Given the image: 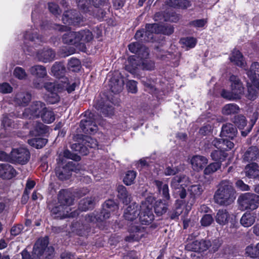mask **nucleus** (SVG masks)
<instances>
[{"mask_svg": "<svg viewBox=\"0 0 259 259\" xmlns=\"http://www.w3.org/2000/svg\"><path fill=\"white\" fill-rule=\"evenodd\" d=\"M41 27L45 29L52 28L61 32H65L62 36L63 43L75 45L80 51L83 52L87 50L85 42H89L93 39L92 33L89 30L72 31L67 26L57 24H50L48 23H43Z\"/></svg>", "mask_w": 259, "mask_h": 259, "instance_id": "f257e3e1", "label": "nucleus"}, {"mask_svg": "<svg viewBox=\"0 0 259 259\" xmlns=\"http://www.w3.org/2000/svg\"><path fill=\"white\" fill-rule=\"evenodd\" d=\"M236 191L230 181H222L214 195L215 202L220 205L228 206L236 198Z\"/></svg>", "mask_w": 259, "mask_h": 259, "instance_id": "f03ea898", "label": "nucleus"}, {"mask_svg": "<svg viewBox=\"0 0 259 259\" xmlns=\"http://www.w3.org/2000/svg\"><path fill=\"white\" fill-rule=\"evenodd\" d=\"M174 32V29L171 26H163L158 24H147L146 30H138L135 35V38L141 42H147L153 38V33H162L164 34L170 35Z\"/></svg>", "mask_w": 259, "mask_h": 259, "instance_id": "7ed1b4c3", "label": "nucleus"}, {"mask_svg": "<svg viewBox=\"0 0 259 259\" xmlns=\"http://www.w3.org/2000/svg\"><path fill=\"white\" fill-rule=\"evenodd\" d=\"M58 205L52 208V211L55 214L59 213L64 217H72L70 206L73 203V199L71 194L66 191L61 190L58 194Z\"/></svg>", "mask_w": 259, "mask_h": 259, "instance_id": "20e7f679", "label": "nucleus"}, {"mask_svg": "<svg viewBox=\"0 0 259 259\" xmlns=\"http://www.w3.org/2000/svg\"><path fill=\"white\" fill-rule=\"evenodd\" d=\"M211 143L218 150L213 151L210 156L212 160L221 163L228 156V154L225 151L231 149L234 145L230 140L223 139L214 138Z\"/></svg>", "mask_w": 259, "mask_h": 259, "instance_id": "39448f33", "label": "nucleus"}, {"mask_svg": "<svg viewBox=\"0 0 259 259\" xmlns=\"http://www.w3.org/2000/svg\"><path fill=\"white\" fill-rule=\"evenodd\" d=\"M118 208V205L111 199L104 203L102 210L100 212H94L85 217V220L88 222L95 223L102 222L109 218L110 213Z\"/></svg>", "mask_w": 259, "mask_h": 259, "instance_id": "423d86ee", "label": "nucleus"}, {"mask_svg": "<svg viewBox=\"0 0 259 259\" xmlns=\"http://www.w3.org/2000/svg\"><path fill=\"white\" fill-rule=\"evenodd\" d=\"M64 80H59L57 82H46L45 88L50 92H62L66 91L71 93L75 89L76 84L75 82L70 83L68 78H63Z\"/></svg>", "mask_w": 259, "mask_h": 259, "instance_id": "0eeeda50", "label": "nucleus"}, {"mask_svg": "<svg viewBox=\"0 0 259 259\" xmlns=\"http://www.w3.org/2000/svg\"><path fill=\"white\" fill-rule=\"evenodd\" d=\"M238 202L242 210H254L259 205V196L251 193L241 194L238 199Z\"/></svg>", "mask_w": 259, "mask_h": 259, "instance_id": "6e6552de", "label": "nucleus"}, {"mask_svg": "<svg viewBox=\"0 0 259 259\" xmlns=\"http://www.w3.org/2000/svg\"><path fill=\"white\" fill-rule=\"evenodd\" d=\"M46 104L40 101L32 102L29 106L24 109L22 113V117L25 118H38L44 110H46Z\"/></svg>", "mask_w": 259, "mask_h": 259, "instance_id": "1a4fd4ad", "label": "nucleus"}, {"mask_svg": "<svg viewBox=\"0 0 259 259\" xmlns=\"http://www.w3.org/2000/svg\"><path fill=\"white\" fill-rule=\"evenodd\" d=\"M84 116L85 118L80 121V128L85 134H94L98 130L97 121L95 115L91 112L86 111L84 113Z\"/></svg>", "mask_w": 259, "mask_h": 259, "instance_id": "9d476101", "label": "nucleus"}, {"mask_svg": "<svg viewBox=\"0 0 259 259\" xmlns=\"http://www.w3.org/2000/svg\"><path fill=\"white\" fill-rule=\"evenodd\" d=\"M30 157L29 151L25 148L13 149L11 152V158L14 162L22 165L26 164Z\"/></svg>", "mask_w": 259, "mask_h": 259, "instance_id": "9b49d317", "label": "nucleus"}, {"mask_svg": "<svg viewBox=\"0 0 259 259\" xmlns=\"http://www.w3.org/2000/svg\"><path fill=\"white\" fill-rule=\"evenodd\" d=\"M76 169L74 162L69 161L65 166L57 168L56 169V174L60 180H65L68 179L71 175V172L76 171Z\"/></svg>", "mask_w": 259, "mask_h": 259, "instance_id": "f8f14e48", "label": "nucleus"}, {"mask_svg": "<svg viewBox=\"0 0 259 259\" xmlns=\"http://www.w3.org/2000/svg\"><path fill=\"white\" fill-rule=\"evenodd\" d=\"M62 21L65 24L77 25L83 21V18L75 10H70L64 12Z\"/></svg>", "mask_w": 259, "mask_h": 259, "instance_id": "ddd939ff", "label": "nucleus"}, {"mask_svg": "<svg viewBox=\"0 0 259 259\" xmlns=\"http://www.w3.org/2000/svg\"><path fill=\"white\" fill-rule=\"evenodd\" d=\"M139 216V220L143 225L150 224L154 220V217L151 206H148L146 204H141Z\"/></svg>", "mask_w": 259, "mask_h": 259, "instance_id": "4468645a", "label": "nucleus"}, {"mask_svg": "<svg viewBox=\"0 0 259 259\" xmlns=\"http://www.w3.org/2000/svg\"><path fill=\"white\" fill-rule=\"evenodd\" d=\"M211 245L209 240H195L185 245V249L188 251L201 252L208 249Z\"/></svg>", "mask_w": 259, "mask_h": 259, "instance_id": "2eb2a0df", "label": "nucleus"}, {"mask_svg": "<svg viewBox=\"0 0 259 259\" xmlns=\"http://www.w3.org/2000/svg\"><path fill=\"white\" fill-rule=\"evenodd\" d=\"M49 240L47 237L38 239L33 249V255L35 259H38L43 254L48 246Z\"/></svg>", "mask_w": 259, "mask_h": 259, "instance_id": "dca6fc26", "label": "nucleus"}, {"mask_svg": "<svg viewBox=\"0 0 259 259\" xmlns=\"http://www.w3.org/2000/svg\"><path fill=\"white\" fill-rule=\"evenodd\" d=\"M109 87L112 92L117 94L120 92L123 87L124 81L120 77L118 72H115L112 77L110 79Z\"/></svg>", "mask_w": 259, "mask_h": 259, "instance_id": "f3484780", "label": "nucleus"}, {"mask_svg": "<svg viewBox=\"0 0 259 259\" xmlns=\"http://www.w3.org/2000/svg\"><path fill=\"white\" fill-rule=\"evenodd\" d=\"M128 47L131 53L138 54L141 59L147 58L149 56L148 49L139 42H132Z\"/></svg>", "mask_w": 259, "mask_h": 259, "instance_id": "a211bd4d", "label": "nucleus"}, {"mask_svg": "<svg viewBox=\"0 0 259 259\" xmlns=\"http://www.w3.org/2000/svg\"><path fill=\"white\" fill-rule=\"evenodd\" d=\"M246 70V73L250 81L257 88L259 89V63H253L248 70Z\"/></svg>", "mask_w": 259, "mask_h": 259, "instance_id": "6ab92c4d", "label": "nucleus"}, {"mask_svg": "<svg viewBox=\"0 0 259 259\" xmlns=\"http://www.w3.org/2000/svg\"><path fill=\"white\" fill-rule=\"evenodd\" d=\"M230 81L231 82L232 91L238 99H240L244 92V87L242 82L239 78L234 75H232L230 76Z\"/></svg>", "mask_w": 259, "mask_h": 259, "instance_id": "aec40b11", "label": "nucleus"}, {"mask_svg": "<svg viewBox=\"0 0 259 259\" xmlns=\"http://www.w3.org/2000/svg\"><path fill=\"white\" fill-rule=\"evenodd\" d=\"M55 52L50 48H44L37 52L36 57L39 61L48 63L53 61L55 57Z\"/></svg>", "mask_w": 259, "mask_h": 259, "instance_id": "412c9836", "label": "nucleus"}, {"mask_svg": "<svg viewBox=\"0 0 259 259\" xmlns=\"http://www.w3.org/2000/svg\"><path fill=\"white\" fill-rule=\"evenodd\" d=\"M140 206L136 203L130 204L125 210L124 217L127 220L133 221L140 215Z\"/></svg>", "mask_w": 259, "mask_h": 259, "instance_id": "4be33fe9", "label": "nucleus"}, {"mask_svg": "<svg viewBox=\"0 0 259 259\" xmlns=\"http://www.w3.org/2000/svg\"><path fill=\"white\" fill-rule=\"evenodd\" d=\"M17 175L16 170L8 163L0 164V177L4 179H11Z\"/></svg>", "mask_w": 259, "mask_h": 259, "instance_id": "5701e85b", "label": "nucleus"}, {"mask_svg": "<svg viewBox=\"0 0 259 259\" xmlns=\"http://www.w3.org/2000/svg\"><path fill=\"white\" fill-rule=\"evenodd\" d=\"M31 95L27 92H20L17 93L14 97L15 104L19 106L25 107L30 102Z\"/></svg>", "mask_w": 259, "mask_h": 259, "instance_id": "b1692460", "label": "nucleus"}, {"mask_svg": "<svg viewBox=\"0 0 259 259\" xmlns=\"http://www.w3.org/2000/svg\"><path fill=\"white\" fill-rule=\"evenodd\" d=\"M28 128L30 129V133L33 135H39L45 134L47 130V126L37 120L27 123Z\"/></svg>", "mask_w": 259, "mask_h": 259, "instance_id": "393cba45", "label": "nucleus"}, {"mask_svg": "<svg viewBox=\"0 0 259 259\" xmlns=\"http://www.w3.org/2000/svg\"><path fill=\"white\" fill-rule=\"evenodd\" d=\"M237 134V128L231 123L224 124L222 127L221 136L233 139Z\"/></svg>", "mask_w": 259, "mask_h": 259, "instance_id": "a878e982", "label": "nucleus"}, {"mask_svg": "<svg viewBox=\"0 0 259 259\" xmlns=\"http://www.w3.org/2000/svg\"><path fill=\"white\" fill-rule=\"evenodd\" d=\"M207 162L208 160L205 157L198 155L193 156L191 160L193 169L198 171L202 169Z\"/></svg>", "mask_w": 259, "mask_h": 259, "instance_id": "bb28decb", "label": "nucleus"}, {"mask_svg": "<svg viewBox=\"0 0 259 259\" xmlns=\"http://www.w3.org/2000/svg\"><path fill=\"white\" fill-rule=\"evenodd\" d=\"M52 74L57 78L61 79V80H64L63 78L66 72V68L63 63L59 62H55L51 68Z\"/></svg>", "mask_w": 259, "mask_h": 259, "instance_id": "cd10ccee", "label": "nucleus"}, {"mask_svg": "<svg viewBox=\"0 0 259 259\" xmlns=\"http://www.w3.org/2000/svg\"><path fill=\"white\" fill-rule=\"evenodd\" d=\"M244 171L246 176L248 178L259 180V169L257 163H251L247 164Z\"/></svg>", "mask_w": 259, "mask_h": 259, "instance_id": "c85d7f7f", "label": "nucleus"}, {"mask_svg": "<svg viewBox=\"0 0 259 259\" xmlns=\"http://www.w3.org/2000/svg\"><path fill=\"white\" fill-rule=\"evenodd\" d=\"M230 59L235 65L246 70V63L244 61L242 54L239 51L236 49L233 50Z\"/></svg>", "mask_w": 259, "mask_h": 259, "instance_id": "c756f323", "label": "nucleus"}, {"mask_svg": "<svg viewBox=\"0 0 259 259\" xmlns=\"http://www.w3.org/2000/svg\"><path fill=\"white\" fill-rule=\"evenodd\" d=\"M136 58L135 56L130 57L125 66V70L132 74L136 73L138 66L141 67V62Z\"/></svg>", "mask_w": 259, "mask_h": 259, "instance_id": "7c9ffc66", "label": "nucleus"}, {"mask_svg": "<svg viewBox=\"0 0 259 259\" xmlns=\"http://www.w3.org/2000/svg\"><path fill=\"white\" fill-rule=\"evenodd\" d=\"M259 155V150L256 146L249 147L243 155V160L249 162L255 160Z\"/></svg>", "mask_w": 259, "mask_h": 259, "instance_id": "2f4dec72", "label": "nucleus"}, {"mask_svg": "<svg viewBox=\"0 0 259 259\" xmlns=\"http://www.w3.org/2000/svg\"><path fill=\"white\" fill-rule=\"evenodd\" d=\"M30 73L38 78H42L47 75L46 67L42 65H36L29 69Z\"/></svg>", "mask_w": 259, "mask_h": 259, "instance_id": "473e14b6", "label": "nucleus"}, {"mask_svg": "<svg viewBox=\"0 0 259 259\" xmlns=\"http://www.w3.org/2000/svg\"><path fill=\"white\" fill-rule=\"evenodd\" d=\"M188 182V178L185 175H177L174 177L171 182V187L174 189H179L180 187H182L187 185Z\"/></svg>", "mask_w": 259, "mask_h": 259, "instance_id": "72a5a7b5", "label": "nucleus"}, {"mask_svg": "<svg viewBox=\"0 0 259 259\" xmlns=\"http://www.w3.org/2000/svg\"><path fill=\"white\" fill-rule=\"evenodd\" d=\"M230 214L226 209H220L215 215L217 223L221 225H225L228 223Z\"/></svg>", "mask_w": 259, "mask_h": 259, "instance_id": "f704fd0d", "label": "nucleus"}, {"mask_svg": "<svg viewBox=\"0 0 259 259\" xmlns=\"http://www.w3.org/2000/svg\"><path fill=\"white\" fill-rule=\"evenodd\" d=\"M117 196L123 203L127 204L131 201V195L127 192L126 188L123 185H119L117 188Z\"/></svg>", "mask_w": 259, "mask_h": 259, "instance_id": "c9c22d12", "label": "nucleus"}, {"mask_svg": "<svg viewBox=\"0 0 259 259\" xmlns=\"http://www.w3.org/2000/svg\"><path fill=\"white\" fill-rule=\"evenodd\" d=\"M154 184L157 188L159 193H162L163 197L166 200H169L170 199V195L168 185L164 184L162 181L159 180H155Z\"/></svg>", "mask_w": 259, "mask_h": 259, "instance_id": "e433bc0d", "label": "nucleus"}, {"mask_svg": "<svg viewBox=\"0 0 259 259\" xmlns=\"http://www.w3.org/2000/svg\"><path fill=\"white\" fill-rule=\"evenodd\" d=\"M255 220V217L252 213L245 212L240 219V223L244 227H249L254 224Z\"/></svg>", "mask_w": 259, "mask_h": 259, "instance_id": "4c0bfd02", "label": "nucleus"}, {"mask_svg": "<svg viewBox=\"0 0 259 259\" xmlns=\"http://www.w3.org/2000/svg\"><path fill=\"white\" fill-rule=\"evenodd\" d=\"M95 204L94 198H85L80 200L79 203V209L82 211H86L94 207Z\"/></svg>", "mask_w": 259, "mask_h": 259, "instance_id": "58836bf2", "label": "nucleus"}, {"mask_svg": "<svg viewBox=\"0 0 259 259\" xmlns=\"http://www.w3.org/2000/svg\"><path fill=\"white\" fill-rule=\"evenodd\" d=\"M167 4L171 7L187 8L190 6V3L187 0H167Z\"/></svg>", "mask_w": 259, "mask_h": 259, "instance_id": "ea45409f", "label": "nucleus"}, {"mask_svg": "<svg viewBox=\"0 0 259 259\" xmlns=\"http://www.w3.org/2000/svg\"><path fill=\"white\" fill-rule=\"evenodd\" d=\"M40 117L45 123L48 124L53 122L55 119V116L54 112L49 110L47 107L46 108V110H44V112L43 111Z\"/></svg>", "mask_w": 259, "mask_h": 259, "instance_id": "a19ab883", "label": "nucleus"}, {"mask_svg": "<svg viewBox=\"0 0 259 259\" xmlns=\"http://www.w3.org/2000/svg\"><path fill=\"white\" fill-rule=\"evenodd\" d=\"M48 140L45 138H34L28 140V143L31 146L40 149L43 147L47 143Z\"/></svg>", "mask_w": 259, "mask_h": 259, "instance_id": "79ce46f5", "label": "nucleus"}, {"mask_svg": "<svg viewBox=\"0 0 259 259\" xmlns=\"http://www.w3.org/2000/svg\"><path fill=\"white\" fill-rule=\"evenodd\" d=\"M239 110V107L235 104H228L224 106L222 109V113L226 115H229L237 113Z\"/></svg>", "mask_w": 259, "mask_h": 259, "instance_id": "37998d69", "label": "nucleus"}, {"mask_svg": "<svg viewBox=\"0 0 259 259\" xmlns=\"http://www.w3.org/2000/svg\"><path fill=\"white\" fill-rule=\"evenodd\" d=\"M196 42V39L193 37H187L180 39V43L183 45V47L187 49L194 48Z\"/></svg>", "mask_w": 259, "mask_h": 259, "instance_id": "c03bdc74", "label": "nucleus"}, {"mask_svg": "<svg viewBox=\"0 0 259 259\" xmlns=\"http://www.w3.org/2000/svg\"><path fill=\"white\" fill-rule=\"evenodd\" d=\"M247 88H248V93L246 95V97L251 100H254L256 99L257 96V92L255 89L259 90V89L257 88L251 81L250 82H247Z\"/></svg>", "mask_w": 259, "mask_h": 259, "instance_id": "a18cd8bd", "label": "nucleus"}, {"mask_svg": "<svg viewBox=\"0 0 259 259\" xmlns=\"http://www.w3.org/2000/svg\"><path fill=\"white\" fill-rule=\"evenodd\" d=\"M167 209V205L161 200L155 202L154 205L155 212L157 215H161L165 213Z\"/></svg>", "mask_w": 259, "mask_h": 259, "instance_id": "49530a36", "label": "nucleus"}, {"mask_svg": "<svg viewBox=\"0 0 259 259\" xmlns=\"http://www.w3.org/2000/svg\"><path fill=\"white\" fill-rule=\"evenodd\" d=\"M25 39H29L31 42L36 41L37 42L43 41L41 37L37 35L36 31L34 30L32 31H27L24 35Z\"/></svg>", "mask_w": 259, "mask_h": 259, "instance_id": "de8ad7c7", "label": "nucleus"}, {"mask_svg": "<svg viewBox=\"0 0 259 259\" xmlns=\"http://www.w3.org/2000/svg\"><path fill=\"white\" fill-rule=\"evenodd\" d=\"M72 148L83 155H86L89 153V148L83 143V140L81 143H75L72 145Z\"/></svg>", "mask_w": 259, "mask_h": 259, "instance_id": "09e8293b", "label": "nucleus"}, {"mask_svg": "<svg viewBox=\"0 0 259 259\" xmlns=\"http://www.w3.org/2000/svg\"><path fill=\"white\" fill-rule=\"evenodd\" d=\"M188 191L192 197H195L201 195L203 189L200 184H195L189 187Z\"/></svg>", "mask_w": 259, "mask_h": 259, "instance_id": "8fccbe9b", "label": "nucleus"}, {"mask_svg": "<svg viewBox=\"0 0 259 259\" xmlns=\"http://www.w3.org/2000/svg\"><path fill=\"white\" fill-rule=\"evenodd\" d=\"M221 166V163L220 162H212L205 167L203 171L204 174V175H209L220 168Z\"/></svg>", "mask_w": 259, "mask_h": 259, "instance_id": "3c124183", "label": "nucleus"}, {"mask_svg": "<svg viewBox=\"0 0 259 259\" xmlns=\"http://www.w3.org/2000/svg\"><path fill=\"white\" fill-rule=\"evenodd\" d=\"M2 124L3 126L4 130H6L7 127H11V128H15V124L14 122L11 120V119H9L7 115H4L3 117V119L2 122ZM3 129H1V132L0 133V137L2 138L5 137L3 134Z\"/></svg>", "mask_w": 259, "mask_h": 259, "instance_id": "603ef678", "label": "nucleus"}, {"mask_svg": "<svg viewBox=\"0 0 259 259\" xmlns=\"http://www.w3.org/2000/svg\"><path fill=\"white\" fill-rule=\"evenodd\" d=\"M136 177V172L134 170L128 171L123 179V182L126 185H131L134 183Z\"/></svg>", "mask_w": 259, "mask_h": 259, "instance_id": "864d4df0", "label": "nucleus"}, {"mask_svg": "<svg viewBox=\"0 0 259 259\" xmlns=\"http://www.w3.org/2000/svg\"><path fill=\"white\" fill-rule=\"evenodd\" d=\"M233 121L239 129L243 128L247 123L245 116L241 115L235 116Z\"/></svg>", "mask_w": 259, "mask_h": 259, "instance_id": "5fc2aeb1", "label": "nucleus"}, {"mask_svg": "<svg viewBox=\"0 0 259 259\" xmlns=\"http://www.w3.org/2000/svg\"><path fill=\"white\" fill-rule=\"evenodd\" d=\"M14 76L20 80L25 79L27 77V73L24 69L20 67H16L13 71Z\"/></svg>", "mask_w": 259, "mask_h": 259, "instance_id": "6e6d98bb", "label": "nucleus"}, {"mask_svg": "<svg viewBox=\"0 0 259 259\" xmlns=\"http://www.w3.org/2000/svg\"><path fill=\"white\" fill-rule=\"evenodd\" d=\"M77 4L78 8L83 12H87L90 11V1L77 0Z\"/></svg>", "mask_w": 259, "mask_h": 259, "instance_id": "4d7b16f0", "label": "nucleus"}, {"mask_svg": "<svg viewBox=\"0 0 259 259\" xmlns=\"http://www.w3.org/2000/svg\"><path fill=\"white\" fill-rule=\"evenodd\" d=\"M83 143L89 148H96L98 146V143L96 139L89 136H85L83 139Z\"/></svg>", "mask_w": 259, "mask_h": 259, "instance_id": "13d9d810", "label": "nucleus"}, {"mask_svg": "<svg viewBox=\"0 0 259 259\" xmlns=\"http://www.w3.org/2000/svg\"><path fill=\"white\" fill-rule=\"evenodd\" d=\"M68 68L72 71H75L79 69L80 62L76 58H71L68 62Z\"/></svg>", "mask_w": 259, "mask_h": 259, "instance_id": "bf43d9fd", "label": "nucleus"}, {"mask_svg": "<svg viewBox=\"0 0 259 259\" xmlns=\"http://www.w3.org/2000/svg\"><path fill=\"white\" fill-rule=\"evenodd\" d=\"M246 253L251 257H256L258 255V251L257 249V244L255 246L249 245L245 249Z\"/></svg>", "mask_w": 259, "mask_h": 259, "instance_id": "052dcab7", "label": "nucleus"}, {"mask_svg": "<svg viewBox=\"0 0 259 259\" xmlns=\"http://www.w3.org/2000/svg\"><path fill=\"white\" fill-rule=\"evenodd\" d=\"M48 9L50 12L55 16L60 15L61 13V10L58 5L54 3H49Z\"/></svg>", "mask_w": 259, "mask_h": 259, "instance_id": "680f3d73", "label": "nucleus"}, {"mask_svg": "<svg viewBox=\"0 0 259 259\" xmlns=\"http://www.w3.org/2000/svg\"><path fill=\"white\" fill-rule=\"evenodd\" d=\"M141 67L144 70H152L155 68V64L152 61L144 60L141 62Z\"/></svg>", "mask_w": 259, "mask_h": 259, "instance_id": "e2e57ef3", "label": "nucleus"}, {"mask_svg": "<svg viewBox=\"0 0 259 259\" xmlns=\"http://www.w3.org/2000/svg\"><path fill=\"white\" fill-rule=\"evenodd\" d=\"M101 112L105 116H111L114 113V108L112 105H104L101 107Z\"/></svg>", "mask_w": 259, "mask_h": 259, "instance_id": "0e129e2a", "label": "nucleus"}, {"mask_svg": "<svg viewBox=\"0 0 259 259\" xmlns=\"http://www.w3.org/2000/svg\"><path fill=\"white\" fill-rule=\"evenodd\" d=\"M221 96L224 99L228 100H234L238 99L232 90L231 91H228L226 90H223L221 92Z\"/></svg>", "mask_w": 259, "mask_h": 259, "instance_id": "69168bd1", "label": "nucleus"}, {"mask_svg": "<svg viewBox=\"0 0 259 259\" xmlns=\"http://www.w3.org/2000/svg\"><path fill=\"white\" fill-rule=\"evenodd\" d=\"M213 219L211 215L209 214H205L201 220V223L203 226H208L213 222Z\"/></svg>", "mask_w": 259, "mask_h": 259, "instance_id": "338daca9", "label": "nucleus"}, {"mask_svg": "<svg viewBox=\"0 0 259 259\" xmlns=\"http://www.w3.org/2000/svg\"><path fill=\"white\" fill-rule=\"evenodd\" d=\"M58 92L50 93L48 97V101L51 104H54L60 101V97L57 94Z\"/></svg>", "mask_w": 259, "mask_h": 259, "instance_id": "774afa93", "label": "nucleus"}]
</instances>
